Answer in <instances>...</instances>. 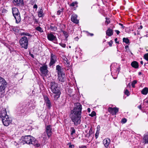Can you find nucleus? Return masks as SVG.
Masks as SVG:
<instances>
[{
    "mask_svg": "<svg viewBox=\"0 0 148 148\" xmlns=\"http://www.w3.org/2000/svg\"><path fill=\"white\" fill-rule=\"evenodd\" d=\"M51 89L53 93H61L60 88L58 84H52L51 86Z\"/></svg>",
    "mask_w": 148,
    "mask_h": 148,
    "instance_id": "7",
    "label": "nucleus"
},
{
    "mask_svg": "<svg viewBox=\"0 0 148 148\" xmlns=\"http://www.w3.org/2000/svg\"><path fill=\"white\" fill-rule=\"evenodd\" d=\"M3 125L6 126H8L12 122V119L9 116H7L5 118L1 119Z\"/></svg>",
    "mask_w": 148,
    "mask_h": 148,
    "instance_id": "6",
    "label": "nucleus"
},
{
    "mask_svg": "<svg viewBox=\"0 0 148 148\" xmlns=\"http://www.w3.org/2000/svg\"><path fill=\"white\" fill-rule=\"evenodd\" d=\"M47 38L48 40L51 41H54V42L57 43L56 42L57 41V39L55 36H54L52 33H50L47 34Z\"/></svg>",
    "mask_w": 148,
    "mask_h": 148,
    "instance_id": "11",
    "label": "nucleus"
},
{
    "mask_svg": "<svg viewBox=\"0 0 148 148\" xmlns=\"http://www.w3.org/2000/svg\"><path fill=\"white\" fill-rule=\"evenodd\" d=\"M115 31L116 32L117 34L118 35L120 33V32L118 30H115Z\"/></svg>",
    "mask_w": 148,
    "mask_h": 148,
    "instance_id": "51",
    "label": "nucleus"
},
{
    "mask_svg": "<svg viewBox=\"0 0 148 148\" xmlns=\"http://www.w3.org/2000/svg\"><path fill=\"white\" fill-rule=\"evenodd\" d=\"M119 110V108L117 107L112 108L109 107L108 109V112L113 115H116L117 113L118 112Z\"/></svg>",
    "mask_w": 148,
    "mask_h": 148,
    "instance_id": "10",
    "label": "nucleus"
},
{
    "mask_svg": "<svg viewBox=\"0 0 148 148\" xmlns=\"http://www.w3.org/2000/svg\"><path fill=\"white\" fill-rule=\"evenodd\" d=\"M49 28L53 31H56L57 30V28L56 26V24L53 23L50 24Z\"/></svg>",
    "mask_w": 148,
    "mask_h": 148,
    "instance_id": "20",
    "label": "nucleus"
},
{
    "mask_svg": "<svg viewBox=\"0 0 148 148\" xmlns=\"http://www.w3.org/2000/svg\"><path fill=\"white\" fill-rule=\"evenodd\" d=\"M144 58L148 61V53L145 54L144 56Z\"/></svg>",
    "mask_w": 148,
    "mask_h": 148,
    "instance_id": "35",
    "label": "nucleus"
},
{
    "mask_svg": "<svg viewBox=\"0 0 148 148\" xmlns=\"http://www.w3.org/2000/svg\"><path fill=\"white\" fill-rule=\"evenodd\" d=\"M63 33L64 35L67 38L68 36V33L65 31H63Z\"/></svg>",
    "mask_w": 148,
    "mask_h": 148,
    "instance_id": "40",
    "label": "nucleus"
},
{
    "mask_svg": "<svg viewBox=\"0 0 148 148\" xmlns=\"http://www.w3.org/2000/svg\"><path fill=\"white\" fill-rule=\"evenodd\" d=\"M142 94L144 95H146L148 92V88L147 87H145L141 91Z\"/></svg>",
    "mask_w": 148,
    "mask_h": 148,
    "instance_id": "26",
    "label": "nucleus"
},
{
    "mask_svg": "<svg viewBox=\"0 0 148 148\" xmlns=\"http://www.w3.org/2000/svg\"><path fill=\"white\" fill-rule=\"evenodd\" d=\"M125 49H126V51L128 49H129L128 46L127 45L126 46H125Z\"/></svg>",
    "mask_w": 148,
    "mask_h": 148,
    "instance_id": "55",
    "label": "nucleus"
},
{
    "mask_svg": "<svg viewBox=\"0 0 148 148\" xmlns=\"http://www.w3.org/2000/svg\"><path fill=\"white\" fill-rule=\"evenodd\" d=\"M58 79L59 81L62 82H64L65 78V75L64 73H61L59 75H58Z\"/></svg>",
    "mask_w": 148,
    "mask_h": 148,
    "instance_id": "16",
    "label": "nucleus"
},
{
    "mask_svg": "<svg viewBox=\"0 0 148 148\" xmlns=\"http://www.w3.org/2000/svg\"><path fill=\"white\" fill-rule=\"evenodd\" d=\"M37 7H38L37 5L36 4H35L33 6V8H34L36 9V8H37Z\"/></svg>",
    "mask_w": 148,
    "mask_h": 148,
    "instance_id": "54",
    "label": "nucleus"
},
{
    "mask_svg": "<svg viewBox=\"0 0 148 148\" xmlns=\"http://www.w3.org/2000/svg\"><path fill=\"white\" fill-rule=\"evenodd\" d=\"M52 126L50 125H45V132L46 133L49 138L52 135Z\"/></svg>",
    "mask_w": 148,
    "mask_h": 148,
    "instance_id": "8",
    "label": "nucleus"
},
{
    "mask_svg": "<svg viewBox=\"0 0 148 148\" xmlns=\"http://www.w3.org/2000/svg\"><path fill=\"white\" fill-rule=\"evenodd\" d=\"M145 68L147 70H148V62L145 64Z\"/></svg>",
    "mask_w": 148,
    "mask_h": 148,
    "instance_id": "46",
    "label": "nucleus"
},
{
    "mask_svg": "<svg viewBox=\"0 0 148 148\" xmlns=\"http://www.w3.org/2000/svg\"><path fill=\"white\" fill-rule=\"evenodd\" d=\"M114 40H115V41L116 42V43H117L118 44L119 43V41H117L118 39H117V38H115V39H114Z\"/></svg>",
    "mask_w": 148,
    "mask_h": 148,
    "instance_id": "53",
    "label": "nucleus"
},
{
    "mask_svg": "<svg viewBox=\"0 0 148 148\" xmlns=\"http://www.w3.org/2000/svg\"><path fill=\"white\" fill-rule=\"evenodd\" d=\"M93 35H94V34H93L90 33H89L88 32V34H87V36H93Z\"/></svg>",
    "mask_w": 148,
    "mask_h": 148,
    "instance_id": "48",
    "label": "nucleus"
},
{
    "mask_svg": "<svg viewBox=\"0 0 148 148\" xmlns=\"http://www.w3.org/2000/svg\"><path fill=\"white\" fill-rule=\"evenodd\" d=\"M93 133V131L92 129V127H91L90 129V130L89 131V136H90Z\"/></svg>",
    "mask_w": 148,
    "mask_h": 148,
    "instance_id": "41",
    "label": "nucleus"
},
{
    "mask_svg": "<svg viewBox=\"0 0 148 148\" xmlns=\"http://www.w3.org/2000/svg\"><path fill=\"white\" fill-rule=\"evenodd\" d=\"M131 86V84H128V85H127V88L125 89L124 93L125 95H127V96H128L130 95L128 89L130 88Z\"/></svg>",
    "mask_w": 148,
    "mask_h": 148,
    "instance_id": "24",
    "label": "nucleus"
},
{
    "mask_svg": "<svg viewBox=\"0 0 148 148\" xmlns=\"http://www.w3.org/2000/svg\"><path fill=\"white\" fill-rule=\"evenodd\" d=\"M30 55L32 58H34V55L33 54L30 53Z\"/></svg>",
    "mask_w": 148,
    "mask_h": 148,
    "instance_id": "60",
    "label": "nucleus"
},
{
    "mask_svg": "<svg viewBox=\"0 0 148 148\" xmlns=\"http://www.w3.org/2000/svg\"><path fill=\"white\" fill-rule=\"evenodd\" d=\"M59 44L62 47L65 48L66 47V45L64 43H60Z\"/></svg>",
    "mask_w": 148,
    "mask_h": 148,
    "instance_id": "44",
    "label": "nucleus"
},
{
    "mask_svg": "<svg viewBox=\"0 0 148 148\" xmlns=\"http://www.w3.org/2000/svg\"><path fill=\"white\" fill-rule=\"evenodd\" d=\"M131 66L133 68L137 69L138 68L139 65L138 62L136 61H134L132 62Z\"/></svg>",
    "mask_w": 148,
    "mask_h": 148,
    "instance_id": "22",
    "label": "nucleus"
},
{
    "mask_svg": "<svg viewBox=\"0 0 148 148\" xmlns=\"http://www.w3.org/2000/svg\"><path fill=\"white\" fill-rule=\"evenodd\" d=\"M79 148H87V147L86 146L82 145L81 147H79Z\"/></svg>",
    "mask_w": 148,
    "mask_h": 148,
    "instance_id": "49",
    "label": "nucleus"
},
{
    "mask_svg": "<svg viewBox=\"0 0 148 148\" xmlns=\"http://www.w3.org/2000/svg\"><path fill=\"white\" fill-rule=\"evenodd\" d=\"M75 40L77 41L79 39V38L78 37H77L75 38Z\"/></svg>",
    "mask_w": 148,
    "mask_h": 148,
    "instance_id": "56",
    "label": "nucleus"
},
{
    "mask_svg": "<svg viewBox=\"0 0 148 148\" xmlns=\"http://www.w3.org/2000/svg\"><path fill=\"white\" fill-rule=\"evenodd\" d=\"M38 16L40 18L43 17L44 16L43 10L42 9H40V10L38 12Z\"/></svg>",
    "mask_w": 148,
    "mask_h": 148,
    "instance_id": "27",
    "label": "nucleus"
},
{
    "mask_svg": "<svg viewBox=\"0 0 148 148\" xmlns=\"http://www.w3.org/2000/svg\"><path fill=\"white\" fill-rule=\"evenodd\" d=\"M57 61V57L53 53L51 54L50 61L49 64L50 66H51L54 64Z\"/></svg>",
    "mask_w": 148,
    "mask_h": 148,
    "instance_id": "12",
    "label": "nucleus"
},
{
    "mask_svg": "<svg viewBox=\"0 0 148 148\" xmlns=\"http://www.w3.org/2000/svg\"><path fill=\"white\" fill-rule=\"evenodd\" d=\"M135 84H131V85L132 86V87L133 88H134L135 87Z\"/></svg>",
    "mask_w": 148,
    "mask_h": 148,
    "instance_id": "61",
    "label": "nucleus"
},
{
    "mask_svg": "<svg viewBox=\"0 0 148 148\" xmlns=\"http://www.w3.org/2000/svg\"><path fill=\"white\" fill-rule=\"evenodd\" d=\"M113 28H112V29H111L110 28H108L106 32V34L109 36H112L113 34V31L112 30Z\"/></svg>",
    "mask_w": 148,
    "mask_h": 148,
    "instance_id": "23",
    "label": "nucleus"
},
{
    "mask_svg": "<svg viewBox=\"0 0 148 148\" xmlns=\"http://www.w3.org/2000/svg\"><path fill=\"white\" fill-rule=\"evenodd\" d=\"M108 44H109V46L110 47H111L112 46V40H111L110 42H108Z\"/></svg>",
    "mask_w": 148,
    "mask_h": 148,
    "instance_id": "45",
    "label": "nucleus"
},
{
    "mask_svg": "<svg viewBox=\"0 0 148 148\" xmlns=\"http://www.w3.org/2000/svg\"><path fill=\"white\" fill-rule=\"evenodd\" d=\"M99 131L97 130L96 133L95 134V136L96 138H97L99 136Z\"/></svg>",
    "mask_w": 148,
    "mask_h": 148,
    "instance_id": "39",
    "label": "nucleus"
},
{
    "mask_svg": "<svg viewBox=\"0 0 148 148\" xmlns=\"http://www.w3.org/2000/svg\"><path fill=\"white\" fill-rule=\"evenodd\" d=\"M62 9L59 10L57 12V14L58 15H59L62 12Z\"/></svg>",
    "mask_w": 148,
    "mask_h": 148,
    "instance_id": "43",
    "label": "nucleus"
},
{
    "mask_svg": "<svg viewBox=\"0 0 148 148\" xmlns=\"http://www.w3.org/2000/svg\"><path fill=\"white\" fill-rule=\"evenodd\" d=\"M71 135V136L73 135L75 133V130L74 128L73 127H71L70 128Z\"/></svg>",
    "mask_w": 148,
    "mask_h": 148,
    "instance_id": "30",
    "label": "nucleus"
},
{
    "mask_svg": "<svg viewBox=\"0 0 148 148\" xmlns=\"http://www.w3.org/2000/svg\"><path fill=\"white\" fill-rule=\"evenodd\" d=\"M77 17L76 14H72L71 18V21L74 23L78 24L79 23V20L77 19Z\"/></svg>",
    "mask_w": 148,
    "mask_h": 148,
    "instance_id": "17",
    "label": "nucleus"
},
{
    "mask_svg": "<svg viewBox=\"0 0 148 148\" xmlns=\"http://www.w3.org/2000/svg\"><path fill=\"white\" fill-rule=\"evenodd\" d=\"M35 29L40 33H42L43 32L42 28L40 26H38L36 27Z\"/></svg>",
    "mask_w": 148,
    "mask_h": 148,
    "instance_id": "31",
    "label": "nucleus"
},
{
    "mask_svg": "<svg viewBox=\"0 0 148 148\" xmlns=\"http://www.w3.org/2000/svg\"><path fill=\"white\" fill-rule=\"evenodd\" d=\"M143 139L144 141L145 144L148 143V133L145 134L144 136Z\"/></svg>",
    "mask_w": 148,
    "mask_h": 148,
    "instance_id": "25",
    "label": "nucleus"
},
{
    "mask_svg": "<svg viewBox=\"0 0 148 148\" xmlns=\"http://www.w3.org/2000/svg\"><path fill=\"white\" fill-rule=\"evenodd\" d=\"M142 74V73L141 72H139L138 73V74L139 75H141Z\"/></svg>",
    "mask_w": 148,
    "mask_h": 148,
    "instance_id": "62",
    "label": "nucleus"
},
{
    "mask_svg": "<svg viewBox=\"0 0 148 148\" xmlns=\"http://www.w3.org/2000/svg\"><path fill=\"white\" fill-rule=\"evenodd\" d=\"M13 3L17 6H21L23 4V0H14Z\"/></svg>",
    "mask_w": 148,
    "mask_h": 148,
    "instance_id": "18",
    "label": "nucleus"
},
{
    "mask_svg": "<svg viewBox=\"0 0 148 148\" xmlns=\"http://www.w3.org/2000/svg\"><path fill=\"white\" fill-rule=\"evenodd\" d=\"M90 108H88V111L89 112H90Z\"/></svg>",
    "mask_w": 148,
    "mask_h": 148,
    "instance_id": "64",
    "label": "nucleus"
},
{
    "mask_svg": "<svg viewBox=\"0 0 148 148\" xmlns=\"http://www.w3.org/2000/svg\"><path fill=\"white\" fill-rule=\"evenodd\" d=\"M100 129V126L99 125H98L97 126V130H98V131H99Z\"/></svg>",
    "mask_w": 148,
    "mask_h": 148,
    "instance_id": "52",
    "label": "nucleus"
},
{
    "mask_svg": "<svg viewBox=\"0 0 148 148\" xmlns=\"http://www.w3.org/2000/svg\"><path fill=\"white\" fill-rule=\"evenodd\" d=\"M119 25H121V26L122 27V28H123V29L124 28H125V26H123V25L121 23H119Z\"/></svg>",
    "mask_w": 148,
    "mask_h": 148,
    "instance_id": "50",
    "label": "nucleus"
},
{
    "mask_svg": "<svg viewBox=\"0 0 148 148\" xmlns=\"http://www.w3.org/2000/svg\"><path fill=\"white\" fill-rule=\"evenodd\" d=\"M56 95L53 96V98L55 100H57L60 97L61 93H54Z\"/></svg>",
    "mask_w": 148,
    "mask_h": 148,
    "instance_id": "29",
    "label": "nucleus"
},
{
    "mask_svg": "<svg viewBox=\"0 0 148 148\" xmlns=\"http://www.w3.org/2000/svg\"><path fill=\"white\" fill-rule=\"evenodd\" d=\"M35 108V106L33 101L30 100L28 102H23L22 103L20 108V112L26 114Z\"/></svg>",
    "mask_w": 148,
    "mask_h": 148,
    "instance_id": "2",
    "label": "nucleus"
},
{
    "mask_svg": "<svg viewBox=\"0 0 148 148\" xmlns=\"http://www.w3.org/2000/svg\"><path fill=\"white\" fill-rule=\"evenodd\" d=\"M106 20L105 22V24L107 25L110 23V19L109 18L106 17Z\"/></svg>",
    "mask_w": 148,
    "mask_h": 148,
    "instance_id": "34",
    "label": "nucleus"
},
{
    "mask_svg": "<svg viewBox=\"0 0 148 148\" xmlns=\"http://www.w3.org/2000/svg\"><path fill=\"white\" fill-rule=\"evenodd\" d=\"M22 141L28 145H33L36 147H39L40 144L38 142V141L33 136L31 135L25 136L24 137L22 138Z\"/></svg>",
    "mask_w": 148,
    "mask_h": 148,
    "instance_id": "3",
    "label": "nucleus"
},
{
    "mask_svg": "<svg viewBox=\"0 0 148 148\" xmlns=\"http://www.w3.org/2000/svg\"><path fill=\"white\" fill-rule=\"evenodd\" d=\"M7 116H9L7 115L6 110L5 108H2L0 110V117L1 119L5 118Z\"/></svg>",
    "mask_w": 148,
    "mask_h": 148,
    "instance_id": "13",
    "label": "nucleus"
},
{
    "mask_svg": "<svg viewBox=\"0 0 148 148\" xmlns=\"http://www.w3.org/2000/svg\"><path fill=\"white\" fill-rule=\"evenodd\" d=\"M138 108L140 109H141V108H142V106H141V105L139 106H138Z\"/></svg>",
    "mask_w": 148,
    "mask_h": 148,
    "instance_id": "59",
    "label": "nucleus"
},
{
    "mask_svg": "<svg viewBox=\"0 0 148 148\" xmlns=\"http://www.w3.org/2000/svg\"><path fill=\"white\" fill-rule=\"evenodd\" d=\"M82 109V105L77 102L74 103L73 108L71 110L70 117L75 126L80 124Z\"/></svg>",
    "mask_w": 148,
    "mask_h": 148,
    "instance_id": "1",
    "label": "nucleus"
},
{
    "mask_svg": "<svg viewBox=\"0 0 148 148\" xmlns=\"http://www.w3.org/2000/svg\"><path fill=\"white\" fill-rule=\"evenodd\" d=\"M123 42L126 44H128L130 42L129 39L127 38H123Z\"/></svg>",
    "mask_w": 148,
    "mask_h": 148,
    "instance_id": "32",
    "label": "nucleus"
},
{
    "mask_svg": "<svg viewBox=\"0 0 148 148\" xmlns=\"http://www.w3.org/2000/svg\"><path fill=\"white\" fill-rule=\"evenodd\" d=\"M0 83H7L4 79L1 76H0Z\"/></svg>",
    "mask_w": 148,
    "mask_h": 148,
    "instance_id": "33",
    "label": "nucleus"
},
{
    "mask_svg": "<svg viewBox=\"0 0 148 148\" xmlns=\"http://www.w3.org/2000/svg\"><path fill=\"white\" fill-rule=\"evenodd\" d=\"M110 142V138H107L103 140V143L105 147H108Z\"/></svg>",
    "mask_w": 148,
    "mask_h": 148,
    "instance_id": "19",
    "label": "nucleus"
},
{
    "mask_svg": "<svg viewBox=\"0 0 148 148\" xmlns=\"http://www.w3.org/2000/svg\"><path fill=\"white\" fill-rule=\"evenodd\" d=\"M7 84H0V98H2L3 96V92L7 86Z\"/></svg>",
    "mask_w": 148,
    "mask_h": 148,
    "instance_id": "15",
    "label": "nucleus"
},
{
    "mask_svg": "<svg viewBox=\"0 0 148 148\" xmlns=\"http://www.w3.org/2000/svg\"><path fill=\"white\" fill-rule=\"evenodd\" d=\"M111 71H112L113 70H115V71H117L118 70L119 71L118 68L114 67V64H112L110 66Z\"/></svg>",
    "mask_w": 148,
    "mask_h": 148,
    "instance_id": "28",
    "label": "nucleus"
},
{
    "mask_svg": "<svg viewBox=\"0 0 148 148\" xmlns=\"http://www.w3.org/2000/svg\"><path fill=\"white\" fill-rule=\"evenodd\" d=\"M44 99L46 106L49 109H50L51 107V104L50 100L46 96H44Z\"/></svg>",
    "mask_w": 148,
    "mask_h": 148,
    "instance_id": "14",
    "label": "nucleus"
},
{
    "mask_svg": "<svg viewBox=\"0 0 148 148\" xmlns=\"http://www.w3.org/2000/svg\"><path fill=\"white\" fill-rule=\"evenodd\" d=\"M21 36H30L31 35L30 34L28 33H25L24 32L22 33L21 34Z\"/></svg>",
    "mask_w": 148,
    "mask_h": 148,
    "instance_id": "36",
    "label": "nucleus"
},
{
    "mask_svg": "<svg viewBox=\"0 0 148 148\" xmlns=\"http://www.w3.org/2000/svg\"><path fill=\"white\" fill-rule=\"evenodd\" d=\"M74 147V145H69V147L70 148H71L72 147Z\"/></svg>",
    "mask_w": 148,
    "mask_h": 148,
    "instance_id": "58",
    "label": "nucleus"
},
{
    "mask_svg": "<svg viewBox=\"0 0 148 148\" xmlns=\"http://www.w3.org/2000/svg\"><path fill=\"white\" fill-rule=\"evenodd\" d=\"M56 70L58 75L64 73L63 71L61 69V67L59 65H57L56 66Z\"/></svg>",
    "mask_w": 148,
    "mask_h": 148,
    "instance_id": "21",
    "label": "nucleus"
},
{
    "mask_svg": "<svg viewBox=\"0 0 148 148\" xmlns=\"http://www.w3.org/2000/svg\"><path fill=\"white\" fill-rule=\"evenodd\" d=\"M12 13L16 20V23H18L21 21L20 12L17 8L14 7L12 8Z\"/></svg>",
    "mask_w": 148,
    "mask_h": 148,
    "instance_id": "4",
    "label": "nucleus"
},
{
    "mask_svg": "<svg viewBox=\"0 0 148 148\" xmlns=\"http://www.w3.org/2000/svg\"><path fill=\"white\" fill-rule=\"evenodd\" d=\"M47 69V65H45L40 67V70L42 75H46L47 74L49 71Z\"/></svg>",
    "mask_w": 148,
    "mask_h": 148,
    "instance_id": "9",
    "label": "nucleus"
},
{
    "mask_svg": "<svg viewBox=\"0 0 148 148\" xmlns=\"http://www.w3.org/2000/svg\"><path fill=\"white\" fill-rule=\"evenodd\" d=\"M77 2H73L70 4V5L72 7H74L75 5H77Z\"/></svg>",
    "mask_w": 148,
    "mask_h": 148,
    "instance_id": "37",
    "label": "nucleus"
},
{
    "mask_svg": "<svg viewBox=\"0 0 148 148\" xmlns=\"http://www.w3.org/2000/svg\"><path fill=\"white\" fill-rule=\"evenodd\" d=\"M137 81L136 80H134L132 83H137Z\"/></svg>",
    "mask_w": 148,
    "mask_h": 148,
    "instance_id": "57",
    "label": "nucleus"
},
{
    "mask_svg": "<svg viewBox=\"0 0 148 148\" xmlns=\"http://www.w3.org/2000/svg\"><path fill=\"white\" fill-rule=\"evenodd\" d=\"M34 21L35 23H36V24H38V21L37 19L34 18Z\"/></svg>",
    "mask_w": 148,
    "mask_h": 148,
    "instance_id": "47",
    "label": "nucleus"
},
{
    "mask_svg": "<svg viewBox=\"0 0 148 148\" xmlns=\"http://www.w3.org/2000/svg\"><path fill=\"white\" fill-rule=\"evenodd\" d=\"M96 115V112H95L93 111H92L91 114H89V115L92 117H93Z\"/></svg>",
    "mask_w": 148,
    "mask_h": 148,
    "instance_id": "38",
    "label": "nucleus"
},
{
    "mask_svg": "<svg viewBox=\"0 0 148 148\" xmlns=\"http://www.w3.org/2000/svg\"><path fill=\"white\" fill-rule=\"evenodd\" d=\"M127 120L125 118L123 119L121 121V122L123 123H125L127 122Z\"/></svg>",
    "mask_w": 148,
    "mask_h": 148,
    "instance_id": "42",
    "label": "nucleus"
},
{
    "mask_svg": "<svg viewBox=\"0 0 148 148\" xmlns=\"http://www.w3.org/2000/svg\"><path fill=\"white\" fill-rule=\"evenodd\" d=\"M20 45L22 48L26 49L27 48L28 41L27 38L25 36L22 37L19 41Z\"/></svg>",
    "mask_w": 148,
    "mask_h": 148,
    "instance_id": "5",
    "label": "nucleus"
},
{
    "mask_svg": "<svg viewBox=\"0 0 148 148\" xmlns=\"http://www.w3.org/2000/svg\"><path fill=\"white\" fill-rule=\"evenodd\" d=\"M143 27L142 25H140V26L139 28H140V29H142Z\"/></svg>",
    "mask_w": 148,
    "mask_h": 148,
    "instance_id": "63",
    "label": "nucleus"
}]
</instances>
